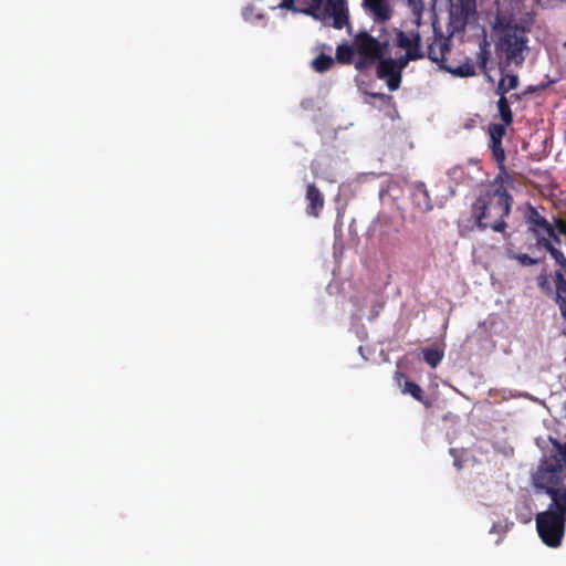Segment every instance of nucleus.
<instances>
[{"mask_svg":"<svg viewBox=\"0 0 566 566\" xmlns=\"http://www.w3.org/2000/svg\"><path fill=\"white\" fill-rule=\"evenodd\" d=\"M504 181L479 195L471 206V217L479 230L491 229L499 233H505L507 223L505 219L511 212L513 197L504 187Z\"/></svg>","mask_w":566,"mask_h":566,"instance_id":"nucleus-1","label":"nucleus"},{"mask_svg":"<svg viewBox=\"0 0 566 566\" xmlns=\"http://www.w3.org/2000/svg\"><path fill=\"white\" fill-rule=\"evenodd\" d=\"M495 27L500 31L496 49L504 55L506 65L521 66L525 60V52L528 51V40L524 29L501 18L496 19Z\"/></svg>","mask_w":566,"mask_h":566,"instance_id":"nucleus-2","label":"nucleus"},{"mask_svg":"<svg viewBox=\"0 0 566 566\" xmlns=\"http://www.w3.org/2000/svg\"><path fill=\"white\" fill-rule=\"evenodd\" d=\"M434 39L428 45V57L437 63L441 70L449 72L450 74L458 77H470L475 75V67L471 59L467 57L465 61L460 65L448 64L446 60V53L450 52L449 40L443 36L441 30L432 23Z\"/></svg>","mask_w":566,"mask_h":566,"instance_id":"nucleus-3","label":"nucleus"},{"mask_svg":"<svg viewBox=\"0 0 566 566\" xmlns=\"http://www.w3.org/2000/svg\"><path fill=\"white\" fill-rule=\"evenodd\" d=\"M564 516L557 515L552 509L537 514L536 528L543 543L549 547H558L565 532Z\"/></svg>","mask_w":566,"mask_h":566,"instance_id":"nucleus-4","label":"nucleus"},{"mask_svg":"<svg viewBox=\"0 0 566 566\" xmlns=\"http://www.w3.org/2000/svg\"><path fill=\"white\" fill-rule=\"evenodd\" d=\"M525 221L527 224V230L531 232L536 242L535 248L537 250H542L543 247L541 244L542 240L546 242H556L560 244L562 240L559 233L556 230L555 223H551L544 216H542L536 208L530 206L526 214Z\"/></svg>","mask_w":566,"mask_h":566,"instance_id":"nucleus-5","label":"nucleus"},{"mask_svg":"<svg viewBox=\"0 0 566 566\" xmlns=\"http://www.w3.org/2000/svg\"><path fill=\"white\" fill-rule=\"evenodd\" d=\"M353 44L356 53L361 57L369 59L370 62H376L382 57L388 43L380 42L367 31H359L353 38Z\"/></svg>","mask_w":566,"mask_h":566,"instance_id":"nucleus-6","label":"nucleus"},{"mask_svg":"<svg viewBox=\"0 0 566 566\" xmlns=\"http://www.w3.org/2000/svg\"><path fill=\"white\" fill-rule=\"evenodd\" d=\"M378 61L379 62L376 71L377 77L380 80H386L389 91H397L400 87L402 77L396 67L395 59L380 57Z\"/></svg>","mask_w":566,"mask_h":566,"instance_id":"nucleus-7","label":"nucleus"},{"mask_svg":"<svg viewBox=\"0 0 566 566\" xmlns=\"http://www.w3.org/2000/svg\"><path fill=\"white\" fill-rule=\"evenodd\" d=\"M553 279L556 282V306L559 311L558 328L560 335L566 338V279L559 271L553 272Z\"/></svg>","mask_w":566,"mask_h":566,"instance_id":"nucleus-8","label":"nucleus"},{"mask_svg":"<svg viewBox=\"0 0 566 566\" xmlns=\"http://www.w3.org/2000/svg\"><path fill=\"white\" fill-rule=\"evenodd\" d=\"M324 14L333 18V28L342 30L347 25L350 29L349 12L346 3L328 0L325 6Z\"/></svg>","mask_w":566,"mask_h":566,"instance_id":"nucleus-9","label":"nucleus"},{"mask_svg":"<svg viewBox=\"0 0 566 566\" xmlns=\"http://www.w3.org/2000/svg\"><path fill=\"white\" fill-rule=\"evenodd\" d=\"M411 200L415 207L422 213L431 211L434 207L429 191L422 181H417L412 185Z\"/></svg>","mask_w":566,"mask_h":566,"instance_id":"nucleus-10","label":"nucleus"},{"mask_svg":"<svg viewBox=\"0 0 566 566\" xmlns=\"http://www.w3.org/2000/svg\"><path fill=\"white\" fill-rule=\"evenodd\" d=\"M459 15L452 20L453 30H464L465 25L475 18V0H460Z\"/></svg>","mask_w":566,"mask_h":566,"instance_id":"nucleus-11","label":"nucleus"},{"mask_svg":"<svg viewBox=\"0 0 566 566\" xmlns=\"http://www.w3.org/2000/svg\"><path fill=\"white\" fill-rule=\"evenodd\" d=\"M396 45L399 49H403L406 52L416 50L418 54H424L422 51L421 35L418 31H412L408 34L401 30H397Z\"/></svg>","mask_w":566,"mask_h":566,"instance_id":"nucleus-12","label":"nucleus"},{"mask_svg":"<svg viewBox=\"0 0 566 566\" xmlns=\"http://www.w3.org/2000/svg\"><path fill=\"white\" fill-rule=\"evenodd\" d=\"M305 198L308 202L306 213L311 217L318 218L325 205L323 193L314 184H310L306 188Z\"/></svg>","mask_w":566,"mask_h":566,"instance_id":"nucleus-13","label":"nucleus"},{"mask_svg":"<svg viewBox=\"0 0 566 566\" xmlns=\"http://www.w3.org/2000/svg\"><path fill=\"white\" fill-rule=\"evenodd\" d=\"M489 147L491 149L492 158L494 159L499 169L501 170V172L495 178V184H497L499 181H512L511 176L505 170V151L502 146V140L490 139Z\"/></svg>","mask_w":566,"mask_h":566,"instance_id":"nucleus-14","label":"nucleus"},{"mask_svg":"<svg viewBox=\"0 0 566 566\" xmlns=\"http://www.w3.org/2000/svg\"><path fill=\"white\" fill-rule=\"evenodd\" d=\"M363 2L376 22H386L391 18L392 11L386 0H363Z\"/></svg>","mask_w":566,"mask_h":566,"instance_id":"nucleus-15","label":"nucleus"},{"mask_svg":"<svg viewBox=\"0 0 566 566\" xmlns=\"http://www.w3.org/2000/svg\"><path fill=\"white\" fill-rule=\"evenodd\" d=\"M402 392L409 394L412 396V398L421 402L427 408L432 406V401L426 396L423 389L415 381L406 380Z\"/></svg>","mask_w":566,"mask_h":566,"instance_id":"nucleus-16","label":"nucleus"},{"mask_svg":"<svg viewBox=\"0 0 566 566\" xmlns=\"http://www.w3.org/2000/svg\"><path fill=\"white\" fill-rule=\"evenodd\" d=\"M554 243L555 242H546V241L542 240V242H541V244L543 247L542 250H545V251H547L551 254V256L555 261V264L560 268V270H558V271L560 273H563L565 279H566V256L564 255V253L559 249H557L554 245Z\"/></svg>","mask_w":566,"mask_h":566,"instance_id":"nucleus-17","label":"nucleus"},{"mask_svg":"<svg viewBox=\"0 0 566 566\" xmlns=\"http://www.w3.org/2000/svg\"><path fill=\"white\" fill-rule=\"evenodd\" d=\"M552 495V506L556 507L557 515L564 516L566 518V490H553L551 492Z\"/></svg>","mask_w":566,"mask_h":566,"instance_id":"nucleus-18","label":"nucleus"},{"mask_svg":"<svg viewBox=\"0 0 566 566\" xmlns=\"http://www.w3.org/2000/svg\"><path fill=\"white\" fill-rule=\"evenodd\" d=\"M490 44L484 38L479 44V52L476 53V63L482 71L486 70L488 62L490 60Z\"/></svg>","mask_w":566,"mask_h":566,"instance_id":"nucleus-19","label":"nucleus"},{"mask_svg":"<svg viewBox=\"0 0 566 566\" xmlns=\"http://www.w3.org/2000/svg\"><path fill=\"white\" fill-rule=\"evenodd\" d=\"M422 354H423V360L431 368H436L441 363V360L443 359V356H444L442 350H440L438 348H430V347L423 348Z\"/></svg>","mask_w":566,"mask_h":566,"instance_id":"nucleus-20","label":"nucleus"},{"mask_svg":"<svg viewBox=\"0 0 566 566\" xmlns=\"http://www.w3.org/2000/svg\"><path fill=\"white\" fill-rule=\"evenodd\" d=\"M356 52L354 44H339L336 48V60L342 64H349L352 63L354 53Z\"/></svg>","mask_w":566,"mask_h":566,"instance_id":"nucleus-21","label":"nucleus"},{"mask_svg":"<svg viewBox=\"0 0 566 566\" xmlns=\"http://www.w3.org/2000/svg\"><path fill=\"white\" fill-rule=\"evenodd\" d=\"M334 63H335V61L331 55L321 53L318 56H316L313 60L312 67L318 73H324V72L328 71L329 69H332Z\"/></svg>","mask_w":566,"mask_h":566,"instance_id":"nucleus-22","label":"nucleus"},{"mask_svg":"<svg viewBox=\"0 0 566 566\" xmlns=\"http://www.w3.org/2000/svg\"><path fill=\"white\" fill-rule=\"evenodd\" d=\"M499 115L505 125L513 123V113L510 107L507 97H500L497 101Z\"/></svg>","mask_w":566,"mask_h":566,"instance_id":"nucleus-23","label":"nucleus"},{"mask_svg":"<svg viewBox=\"0 0 566 566\" xmlns=\"http://www.w3.org/2000/svg\"><path fill=\"white\" fill-rule=\"evenodd\" d=\"M424 56V54H418L417 51H408L398 59H395L396 67L398 72L402 75L403 69L408 65L410 61L420 60Z\"/></svg>","mask_w":566,"mask_h":566,"instance_id":"nucleus-24","label":"nucleus"},{"mask_svg":"<svg viewBox=\"0 0 566 566\" xmlns=\"http://www.w3.org/2000/svg\"><path fill=\"white\" fill-rule=\"evenodd\" d=\"M552 280H554L552 277ZM537 282H538V286L539 289L548 296L551 297L554 303L556 304V291H557V285H556V282L553 281L554 283V287L551 285V282L548 280V277L546 275H539L538 279H537Z\"/></svg>","mask_w":566,"mask_h":566,"instance_id":"nucleus-25","label":"nucleus"},{"mask_svg":"<svg viewBox=\"0 0 566 566\" xmlns=\"http://www.w3.org/2000/svg\"><path fill=\"white\" fill-rule=\"evenodd\" d=\"M506 126L507 125H505L504 123L503 124H490V126H489L490 139L502 140L506 133V128H505Z\"/></svg>","mask_w":566,"mask_h":566,"instance_id":"nucleus-26","label":"nucleus"},{"mask_svg":"<svg viewBox=\"0 0 566 566\" xmlns=\"http://www.w3.org/2000/svg\"><path fill=\"white\" fill-rule=\"evenodd\" d=\"M408 2L412 9L413 14H415V23L417 27H419L421 23V14L423 11L422 0H408Z\"/></svg>","mask_w":566,"mask_h":566,"instance_id":"nucleus-27","label":"nucleus"},{"mask_svg":"<svg viewBox=\"0 0 566 566\" xmlns=\"http://www.w3.org/2000/svg\"><path fill=\"white\" fill-rule=\"evenodd\" d=\"M515 259L518 261V263L523 266H532L538 264L542 260L532 258L531 255L526 253H518L515 255Z\"/></svg>","mask_w":566,"mask_h":566,"instance_id":"nucleus-28","label":"nucleus"},{"mask_svg":"<svg viewBox=\"0 0 566 566\" xmlns=\"http://www.w3.org/2000/svg\"><path fill=\"white\" fill-rule=\"evenodd\" d=\"M324 0H312V4L310 8H307L306 10H304L303 12L307 15H311L315 19H318L319 18V10H321V7H322V3H323Z\"/></svg>","mask_w":566,"mask_h":566,"instance_id":"nucleus-29","label":"nucleus"},{"mask_svg":"<svg viewBox=\"0 0 566 566\" xmlns=\"http://www.w3.org/2000/svg\"><path fill=\"white\" fill-rule=\"evenodd\" d=\"M502 80H505L509 91L514 90L518 85V76L516 74H504L502 72Z\"/></svg>","mask_w":566,"mask_h":566,"instance_id":"nucleus-30","label":"nucleus"},{"mask_svg":"<svg viewBox=\"0 0 566 566\" xmlns=\"http://www.w3.org/2000/svg\"><path fill=\"white\" fill-rule=\"evenodd\" d=\"M496 94L500 96V97H506V93H509V88L506 87V83H505V80H502V77L500 78V82L497 84V87H496Z\"/></svg>","mask_w":566,"mask_h":566,"instance_id":"nucleus-31","label":"nucleus"},{"mask_svg":"<svg viewBox=\"0 0 566 566\" xmlns=\"http://www.w3.org/2000/svg\"><path fill=\"white\" fill-rule=\"evenodd\" d=\"M371 63L369 59L359 56L358 61L355 63V67L358 71H364Z\"/></svg>","mask_w":566,"mask_h":566,"instance_id":"nucleus-32","label":"nucleus"},{"mask_svg":"<svg viewBox=\"0 0 566 566\" xmlns=\"http://www.w3.org/2000/svg\"><path fill=\"white\" fill-rule=\"evenodd\" d=\"M281 9L295 11V2L294 0H282V2L279 4Z\"/></svg>","mask_w":566,"mask_h":566,"instance_id":"nucleus-33","label":"nucleus"},{"mask_svg":"<svg viewBox=\"0 0 566 566\" xmlns=\"http://www.w3.org/2000/svg\"><path fill=\"white\" fill-rule=\"evenodd\" d=\"M368 95L371 96L373 98L381 101L382 103H386L389 99H391V96L385 93H368Z\"/></svg>","mask_w":566,"mask_h":566,"instance_id":"nucleus-34","label":"nucleus"},{"mask_svg":"<svg viewBox=\"0 0 566 566\" xmlns=\"http://www.w3.org/2000/svg\"><path fill=\"white\" fill-rule=\"evenodd\" d=\"M535 91H536V88H535V87L530 86V87L526 90L525 94H527V93H533V92H535Z\"/></svg>","mask_w":566,"mask_h":566,"instance_id":"nucleus-35","label":"nucleus"},{"mask_svg":"<svg viewBox=\"0 0 566 566\" xmlns=\"http://www.w3.org/2000/svg\"><path fill=\"white\" fill-rule=\"evenodd\" d=\"M396 377H403V374L400 371H396Z\"/></svg>","mask_w":566,"mask_h":566,"instance_id":"nucleus-36","label":"nucleus"},{"mask_svg":"<svg viewBox=\"0 0 566 566\" xmlns=\"http://www.w3.org/2000/svg\"><path fill=\"white\" fill-rule=\"evenodd\" d=\"M513 97H514V98H518V96H517L516 94H512V95H511V98H513Z\"/></svg>","mask_w":566,"mask_h":566,"instance_id":"nucleus-37","label":"nucleus"}]
</instances>
